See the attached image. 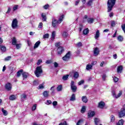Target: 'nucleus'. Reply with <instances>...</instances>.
<instances>
[{"label":"nucleus","mask_w":125,"mask_h":125,"mask_svg":"<svg viewBox=\"0 0 125 125\" xmlns=\"http://www.w3.org/2000/svg\"><path fill=\"white\" fill-rule=\"evenodd\" d=\"M85 109H86L85 106H83L81 109V112L84 113V112H85Z\"/></svg>","instance_id":"42"},{"label":"nucleus","mask_w":125,"mask_h":125,"mask_svg":"<svg viewBox=\"0 0 125 125\" xmlns=\"http://www.w3.org/2000/svg\"><path fill=\"white\" fill-rule=\"evenodd\" d=\"M74 78H75V79H78V78H79V73H78V72L74 73Z\"/></svg>","instance_id":"35"},{"label":"nucleus","mask_w":125,"mask_h":125,"mask_svg":"<svg viewBox=\"0 0 125 125\" xmlns=\"http://www.w3.org/2000/svg\"><path fill=\"white\" fill-rule=\"evenodd\" d=\"M0 50L2 52H5L6 51V47L3 45H0Z\"/></svg>","instance_id":"14"},{"label":"nucleus","mask_w":125,"mask_h":125,"mask_svg":"<svg viewBox=\"0 0 125 125\" xmlns=\"http://www.w3.org/2000/svg\"><path fill=\"white\" fill-rule=\"evenodd\" d=\"M83 119L79 120L76 124V125H82L83 124Z\"/></svg>","instance_id":"37"},{"label":"nucleus","mask_w":125,"mask_h":125,"mask_svg":"<svg viewBox=\"0 0 125 125\" xmlns=\"http://www.w3.org/2000/svg\"><path fill=\"white\" fill-rule=\"evenodd\" d=\"M49 38V34L48 33L45 34L43 36V39H48Z\"/></svg>","instance_id":"41"},{"label":"nucleus","mask_w":125,"mask_h":125,"mask_svg":"<svg viewBox=\"0 0 125 125\" xmlns=\"http://www.w3.org/2000/svg\"><path fill=\"white\" fill-rule=\"evenodd\" d=\"M42 62V60H39L37 62V65H40L41 63Z\"/></svg>","instance_id":"58"},{"label":"nucleus","mask_w":125,"mask_h":125,"mask_svg":"<svg viewBox=\"0 0 125 125\" xmlns=\"http://www.w3.org/2000/svg\"><path fill=\"white\" fill-rule=\"evenodd\" d=\"M21 98H22V99H26V98H27V95H26V94H22L21 95Z\"/></svg>","instance_id":"43"},{"label":"nucleus","mask_w":125,"mask_h":125,"mask_svg":"<svg viewBox=\"0 0 125 125\" xmlns=\"http://www.w3.org/2000/svg\"><path fill=\"white\" fill-rule=\"evenodd\" d=\"M122 94H123L122 91H120L118 95H116V91H112V95L113 96V97H114V98H116V99L119 98V97H121Z\"/></svg>","instance_id":"5"},{"label":"nucleus","mask_w":125,"mask_h":125,"mask_svg":"<svg viewBox=\"0 0 125 125\" xmlns=\"http://www.w3.org/2000/svg\"><path fill=\"white\" fill-rule=\"evenodd\" d=\"M40 44H41V42L40 41L37 42L34 44V49H36V48H38Z\"/></svg>","instance_id":"16"},{"label":"nucleus","mask_w":125,"mask_h":125,"mask_svg":"<svg viewBox=\"0 0 125 125\" xmlns=\"http://www.w3.org/2000/svg\"><path fill=\"white\" fill-rule=\"evenodd\" d=\"M88 33H89V31H88V28H86L83 31V35H87V34H88Z\"/></svg>","instance_id":"32"},{"label":"nucleus","mask_w":125,"mask_h":125,"mask_svg":"<svg viewBox=\"0 0 125 125\" xmlns=\"http://www.w3.org/2000/svg\"><path fill=\"white\" fill-rule=\"evenodd\" d=\"M22 73H23V69H21L18 71L17 73V77H18V78H19V77L21 76V74H22Z\"/></svg>","instance_id":"24"},{"label":"nucleus","mask_w":125,"mask_h":125,"mask_svg":"<svg viewBox=\"0 0 125 125\" xmlns=\"http://www.w3.org/2000/svg\"><path fill=\"white\" fill-rule=\"evenodd\" d=\"M105 106V103L103 102H101L99 103L98 107L99 108H101L102 109L104 108Z\"/></svg>","instance_id":"15"},{"label":"nucleus","mask_w":125,"mask_h":125,"mask_svg":"<svg viewBox=\"0 0 125 125\" xmlns=\"http://www.w3.org/2000/svg\"><path fill=\"white\" fill-rule=\"evenodd\" d=\"M70 56H71V52H68L63 57H62L64 61H68L70 59Z\"/></svg>","instance_id":"7"},{"label":"nucleus","mask_w":125,"mask_h":125,"mask_svg":"<svg viewBox=\"0 0 125 125\" xmlns=\"http://www.w3.org/2000/svg\"><path fill=\"white\" fill-rule=\"evenodd\" d=\"M56 105H57V101H54L53 102V105L54 106H56Z\"/></svg>","instance_id":"61"},{"label":"nucleus","mask_w":125,"mask_h":125,"mask_svg":"<svg viewBox=\"0 0 125 125\" xmlns=\"http://www.w3.org/2000/svg\"><path fill=\"white\" fill-rule=\"evenodd\" d=\"M125 116V104L123 105V108L121 109V111L119 112V118H123Z\"/></svg>","instance_id":"4"},{"label":"nucleus","mask_w":125,"mask_h":125,"mask_svg":"<svg viewBox=\"0 0 125 125\" xmlns=\"http://www.w3.org/2000/svg\"><path fill=\"white\" fill-rule=\"evenodd\" d=\"M11 59V56H8L5 58V61H9V60Z\"/></svg>","instance_id":"47"},{"label":"nucleus","mask_w":125,"mask_h":125,"mask_svg":"<svg viewBox=\"0 0 125 125\" xmlns=\"http://www.w3.org/2000/svg\"><path fill=\"white\" fill-rule=\"evenodd\" d=\"M16 99V97L14 95H11L9 98L10 100H15Z\"/></svg>","instance_id":"34"},{"label":"nucleus","mask_w":125,"mask_h":125,"mask_svg":"<svg viewBox=\"0 0 125 125\" xmlns=\"http://www.w3.org/2000/svg\"><path fill=\"white\" fill-rule=\"evenodd\" d=\"M37 109V105L35 104L32 107V111H35Z\"/></svg>","instance_id":"56"},{"label":"nucleus","mask_w":125,"mask_h":125,"mask_svg":"<svg viewBox=\"0 0 125 125\" xmlns=\"http://www.w3.org/2000/svg\"><path fill=\"white\" fill-rule=\"evenodd\" d=\"M96 64H97V61H94V62H92L91 63V65H92V67H93V66H94V65H96Z\"/></svg>","instance_id":"46"},{"label":"nucleus","mask_w":125,"mask_h":125,"mask_svg":"<svg viewBox=\"0 0 125 125\" xmlns=\"http://www.w3.org/2000/svg\"><path fill=\"white\" fill-rule=\"evenodd\" d=\"M82 45H83L82 42H79L78 44H77V46H78L79 47H81V46H82Z\"/></svg>","instance_id":"62"},{"label":"nucleus","mask_w":125,"mask_h":125,"mask_svg":"<svg viewBox=\"0 0 125 125\" xmlns=\"http://www.w3.org/2000/svg\"><path fill=\"white\" fill-rule=\"evenodd\" d=\"M82 100L84 103H87V101H88L87 97H86V96H83L82 97Z\"/></svg>","instance_id":"18"},{"label":"nucleus","mask_w":125,"mask_h":125,"mask_svg":"<svg viewBox=\"0 0 125 125\" xmlns=\"http://www.w3.org/2000/svg\"><path fill=\"white\" fill-rule=\"evenodd\" d=\"M55 87V86H53L51 87L50 90L52 91V93H54V88Z\"/></svg>","instance_id":"52"},{"label":"nucleus","mask_w":125,"mask_h":125,"mask_svg":"<svg viewBox=\"0 0 125 125\" xmlns=\"http://www.w3.org/2000/svg\"><path fill=\"white\" fill-rule=\"evenodd\" d=\"M83 24H80V26H79V31H80V32H81L82 30H83Z\"/></svg>","instance_id":"54"},{"label":"nucleus","mask_w":125,"mask_h":125,"mask_svg":"<svg viewBox=\"0 0 125 125\" xmlns=\"http://www.w3.org/2000/svg\"><path fill=\"white\" fill-rule=\"evenodd\" d=\"M63 19H64V15H62L60 17L59 21H58L59 22L60 24L61 23V22H62V21H63Z\"/></svg>","instance_id":"29"},{"label":"nucleus","mask_w":125,"mask_h":125,"mask_svg":"<svg viewBox=\"0 0 125 125\" xmlns=\"http://www.w3.org/2000/svg\"><path fill=\"white\" fill-rule=\"evenodd\" d=\"M49 7V5L48 4L45 5L44 6H43V9H47V8H48Z\"/></svg>","instance_id":"55"},{"label":"nucleus","mask_w":125,"mask_h":125,"mask_svg":"<svg viewBox=\"0 0 125 125\" xmlns=\"http://www.w3.org/2000/svg\"><path fill=\"white\" fill-rule=\"evenodd\" d=\"M68 78H69V75H64L62 77V80H63V81H67Z\"/></svg>","instance_id":"33"},{"label":"nucleus","mask_w":125,"mask_h":125,"mask_svg":"<svg viewBox=\"0 0 125 125\" xmlns=\"http://www.w3.org/2000/svg\"><path fill=\"white\" fill-rule=\"evenodd\" d=\"M76 100V95L73 94L70 98V101H75Z\"/></svg>","instance_id":"22"},{"label":"nucleus","mask_w":125,"mask_h":125,"mask_svg":"<svg viewBox=\"0 0 125 125\" xmlns=\"http://www.w3.org/2000/svg\"><path fill=\"white\" fill-rule=\"evenodd\" d=\"M17 42V40H16V38L15 37H14L12 40V44L13 45H16Z\"/></svg>","instance_id":"21"},{"label":"nucleus","mask_w":125,"mask_h":125,"mask_svg":"<svg viewBox=\"0 0 125 125\" xmlns=\"http://www.w3.org/2000/svg\"><path fill=\"white\" fill-rule=\"evenodd\" d=\"M34 73L37 78L41 77V75L42 74V66H38L36 68Z\"/></svg>","instance_id":"2"},{"label":"nucleus","mask_w":125,"mask_h":125,"mask_svg":"<svg viewBox=\"0 0 125 125\" xmlns=\"http://www.w3.org/2000/svg\"><path fill=\"white\" fill-rule=\"evenodd\" d=\"M95 115L94 111H89L88 113V118H92Z\"/></svg>","instance_id":"12"},{"label":"nucleus","mask_w":125,"mask_h":125,"mask_svg":"<svg viewBox=\"0 0 125 125\" xmlns=\"http://www.w3.org/2000/svg\"><path fill=\"white\" fill-rule=\"evenodd\" d=\"M22 77L24 79H27L28 77V73H23L22 74Z\"/></svg>","instance_id":"39"},{"label":"nucleus","mask_w":125,"mask_h":125,"mask_svg":"<svg viewBox=\"0 0 125 125\" xmlns=\"http://www.w3.org/2000/svg\"><path fill=\"white\" fill-rule=\"evenodd\" d=\"M54 65L55 68H57V67H58V63L57 62H55L54 63Z\"/></svg>","instance_id":"60"},{"label":"nucleus","mask_w":125,"mask_h":125,"mask_svg":"<svg viewBox=\"0 0 125 125\" xmlns=\"http://www.w3.org/2000/svg\"><path fill=\"white\" fill-rule=\"evenodd\" d=\"M42 21H46V16L45 13H42L41 14Z\"/></svg>","instance_id":"17"},{"label":"nucleus","mask_w":125,"mask_h":125,"mask_svg":"<svg viewBox=\"0 0 125 125\" xmlns=\"http://www.w3.org/2000/svg\"><path fill=\"white\" fill-rule=\"evenodd\" d=\"M62 36L64 38H67V37H68V33L66 32H63L62 34Z\"/></svg>","instance_id":"44"},{"label":"nucleus","mask_w":125,"mask_h":125,"mask_svg":"<svg viewBox=\"0 0 125 125\" xmlns=\"http://www.w3.org/2000/svg\"><path fill=\"white\" fill-rule=\"evenodd\" d=\"M11 27L12 29H16L18 27V21H17V19H15L13 20Z\"/></svg>","instance_id":"3"},{"label":"nucleus","mask_w":125,"mask_h":125,"mask_svg":"<svg viewBox=\"0 0 125 125\" xmlns=\"http://www.w3.org/2000/svg\"><path fill=\"white\" fill-rule=\"evenodd\" d=\"M116 25V22L114 21H111V27H114Z\"/></svg>","instance_id":"45"},{"label":"nucleus","mask_w":125,"mask_h":125,"mask_svg":"<svg viewBox=\"0 0 125 125\" xmlns=\"http://www.w3.org/2000/svg\"><path fill=\"white\" fill-rule=\"evenodd\" d=\"M122 71H123V66L120 65L119 66H118L117 67L118 73H122Z\"/></svg>","instance_id":"23"},{"label":"nucleus","mask_w":125,"mask_h":125,"mask_svg":"<svg viewBox=\"0 0 125 125\" xmlns=\"http://www.w3.org/2000/svg\"><path fill=\"white\" fill-rule=\"evenodd\" d=\"M57 91H61L62 90V85H59L57 87Z\"/></svg>","instance_id":"30"},{"label":"nucleus","mask_w":125,"mask_h":125,"mask_svg":"<svg viewBox=\"0 0 125 125\" xmlns=\"http://www.w3.org/2000/svg\"><path fill=\"white\" fill-rule=\"evenodd\" d=\"M43 88H44V84L43 83L40 84L38 87V89H43Z\"/></svg>","instance_id":"27"},{"label":"nucleus","mask_w":125,"mask_h":125,"mask_svg":"<svg viewBox=\"0 0 125 125\" xmlns=\"http://www.w3.org/2000/svg\"><path fill=\"white\" fill-rule=\"evenodd\" d=\"M42 22H40L39 24L38 28H39L40 29H42Z\"/></svg>","instance_id":"53"},{"label":"nucleus","mask_w":125,"mask_h":125,"mask_svg":"<svg viewBox=\"0 0 125 125\" xmlns=\"http://www.w3.org/2000/svg\"><path fill=\"white\" fill-rule=\"evenodd\" d=\"M84 83V81L83 80H81L80 82L78 83V84L79 85H81V84H83Z\"/></svg>","instance_id":"51"},{"label":"nucleus","mask_w":125,"mask_h":125,"mask_svg":"<svg viewBox=\"0 0 125 125\" xmlns=\"http://www.w3.org/2000/svg\"><path fill=\"white\" fill-rule=\"evenodd\" d=\"M16 46L17 49H19V48H20V44H16Z\"/></svg>","instance_id":"64"},{"label":"nucleus","mask_w":125,"mask_h":125,"mask_svg":"<svg viewBox=\"0 0 125 125\" xmlns=\"http://www.w3.org/2000/svg\"><path fill=\"white\" fill-rule=\"evenodd\" d=\"M100 37V31L99 30H97L95 34V39L97 40Z\"/></svg>","instance_id":"13"},{"label":"nucleus","mask_w":125,"mask_h":125,"mask_svg":"<svg viewBox=\"0 0 125 125\" xmlns=\"http://www.w3.org/2000/svg\"><path fill=\"white\" fill-rule=\"evenodd\" d=\"M93 0H89L88 1V2H87V5L89 6H90L91 5V4H92V1Z\"/></svg>","instance_id":"49"},{"label":"nucleus","mask_w":125,"mask_h":125,"mask_svg":"<svg viewBox=\"0 0 125 125\" xmlns=\"http://www.w3.org/2000/svg\"><path fill=\"white\" fill-rule=\"evenodd\" d=\"M18 5H16L13 7V11H15V10H17L18 9Z\"/></svg>","instance_id":"48"},{"label":"nucleus","mask_w":125,"mask_h":125,"mask_svg":"<svg viewBox=\"0 0 125 125\" xmlns=\"http://www.w3.org/2000/svg\"><path fill=\"white\" fill-rule=\"evenodd\" d=\"M56 33L55 31H53L52 33V35H51V41H54V39H55V35Z\"/></svg>","instance_id":"25"},{"label":"nucleus","mask_w":125,"mask_h":125,"mask_svg":"<svg viewBox=\"0 0 125 125\" xmlns=\"http://www.w3.org/2000/svg\"><path fill=\"white\" fill-rule=\"evenodd\" d=\"M43 94L44 97H48V92L47 91H44Z\"/></svg>","instance_id":"36"},{"label":"nucleus","mask_w":125,"mask_h":125,"mask_svg":"<svg viewBox=\"0 0 125 125\" xmlns=\"http://www.w3.org/2000/svg\"><path fill=\"white\" fill-rule=\"evenodd\" d=\"M2 112L4 116H7V114H8L7 111L4 110L3 108H2Z\"/></svg>","instance_id":"31"},{"label":"nucleus","mask_w":125,"mask_h":125,"mask_svg":"<svg viewBox=\"0 0 125 125\" xmlns=\"http://www.w3.org/2000/svg\"><path fill=\"white\" fill-rule=\"evenodd\" d=\"M70 86L71 89L72 90V91H73V92H76L78 87H77V86L75 85V82L74 81H71V83H70Z\"/></svg>","instance_id":"6"},{"label":"nucleus","mask_w":125,"mask_h":125,"mask_svg":"<svg viewBox=\"0 0 125 125\" xmlns=\"http://www.w3.org/2000/svg\"><path fill=\"white\" fill-rule=\"evenodd\" d=\"M86 70L87 71H89V70H92V66L91 64H88L86 66Z\"/></svg>","instance_id":"19"},{"label":"nucleus","mask_w":125,"mask_h":125,"mask_svg":"<svg viewBox=\"0 0 125 125\" xmlns=\"http://www.w3.org/2000/svg\"><path fill=\"white\" fill-rule=\"evenodd\" d=\"M124 120L121 119L119 121V122L117 123L116 125H124Z\"/></svg>","instance_id":"28"},{"label":"nucleus","mask_w":125,"mask_h":125,"mask_svg":"<svg viewBox=\"0 0 125 125\" xmlns=\"http://www.w3.org/2000/svg\"><path fill=\"white\" fill-rule=\"evenodd\" d=\"M94 21V19L93 18H88L87 20V22L89 23V24H91V23H93Z\"/></svg>","instance_id":"20"},{"label":"nucleus","mask_w":125,"mask_h":125,"mask_svg":"<svg viewBox=\"0 0 125 125\" xmlns=\"http://www.w3.org/2000/svg\"><path fill=\"white\" fill-rule=\"evenodd\" d=\"M116 4V0H108L107 1V12L112 11L114 5Z\"/></svg>","instance_id":"1"},{"label":"nucleus","mask_w":125,"mask_h":125,"mask_svg":"<svg viewBox=\"0 0 125 125\" xmlns=\"http://www.w3.org/2000/svg\"><path fill=\"white\" fill-rule=\"evenodd\" d=\"M110 121L111 123H114V122H115V116H114V115H111L110 116Z\"/></svg>","instance_id":"38"},{"label":"nucleus","mask_w":125,"mask_h":125,"mask_svg":"<svg viewBox=\"0 0 125 125\" xmlns=\"http://www.w3.org/2000/svg\"><path fill=\"white\" fill-rule=\"evenodd\" d=\"M113 80L115 83H117V82L119 81V78H117V77H113Z\"/></svg>","instance_id":"50"},{"label":"nucleus","mask_w":125,"mask_h":125,"mask_svg":"<svg viewBox=\"0 0 125 125\" xmlns=\"http://www.w3.org/2000/svg\"><path fill=\"white\" fill-rule=\"evenodd\" d=\"M5 87L6 89L8 91L11 90V88H12V86L10 83H8L6 84L5 85Z\"/></svg>","instance_id":"11"},{"label":"nucleus","mask_w":125,"mask_h":125,"mask_svg":"<svg viewBox=\"0 0 125 125\" xmlns=\"http://www.w3.org/2000/svg\"><path fill=\"white\" fill-rule=\"evenodd\" d=\"M102 79L103 81H105V80H106V74H103L102 75Z\"/></svg>","instance_id":"57"},{"label":"nucleus","mask_w":125,"mask_h":125,"mask_svg":"<svg viewBox=\"0 0 125 125\" xmlns=\"http://www.w3.org/2000/svg\"><path fill=\"white\" fill-rule=\"evenodd\" d=\"M100 122V119L98 118H95L94 119V123L96 125H98L99 123Z\"/></svg>","instance_id":"26"},{"label":"nucleus","mask_w":125,"mask_h":125,"mask_svg":"<svg viewBox=\"0 0 125 125\" xmlns=\"http://www.w3.org/2000/svg\"><path fill=\"white\" fill-rule=\"evenodd\" d=\"M118 40L119 42H123V41H124V38L123 37H122V36H119L118 37Z\"/></svg>","instance_id":"40"},{"label":"nucleus","mask_w":125,"mask_h":125,"mask_svg":"<svg viewBox=\"0 0 125 125\" xmlns=\"http://www.w3.org/2000/svg\"><path fill=\"white\" fill-rule=\"evenodd\" d=\"M93 53L94 56H97L99 54V48L98 47H96L94 49Z\"/></svg>","instance_id":"9"},{"label":"nucleus","mask_w":125,"mask_h":125,"mask_svg":"<svg viewBox=\"0 0 125 125\" xmlns=\"http://www.w3.org/2000/svg\"><path fill=\"white\" fill-rule=\"evenodd\" d=\"M64 52V48L60 46L58 48V54H62Z\"/></svg>","instance_id":"10"},{"label":"nucleus","mask_w":125,"mask_h":125,"mask_svg":"<svg viewBox=\"0 0 125 125\" xmlns=\"http://www.w3.org/2000/svg\"><path fill=\"white\" fill-rule=\"evenodd\" d=\"M52 63V62L50 60H47L46 61V64H50Z\"/></svg>","instance_id":"59"},{"label":"nucleus","mask_w":125,"mask_h":125,"mask_svg":"<svg viewBox=\"0 0 125 125\" xmlns=\"http://www.w3.org/2000/svg\"><path fill=\"white\" fill-rule=\"evenodd\" d=\"M51 103H52L51 101H50V100L47 101V105H49V104H51Z\"/></svg>","instance_id":"63"},{"label":"nucleus","mask_w":125,"mask_h":125,"mask_svg":"<svg viewBox=\"0 0 125 125\" xmlns=\"http://www.w3.org/2000/svg\"><path fill=\"white\" fill-rule=\"evenodd\" d=\"M58 24H60L58 21L55 20V19L52 20V24L54 28H55L56 27V25H58Z\"/></svg>","instance_id":"8"}]
</instances>
